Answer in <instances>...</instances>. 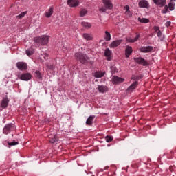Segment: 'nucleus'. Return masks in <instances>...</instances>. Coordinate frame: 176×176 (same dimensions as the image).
I'll use <instances>...</instances> for the list:
<instances>
[{
  "mask_svg": "<svg viewBox=\"0 0 176 176\" xmlns=\"http://www.w3.org/2000/svg\"><path fill=\"white\" fill-rule=\"evenodd\" d=\"M27 13H28V12L25 11L21 12L19 15L16 16V19H23V17H24V16H25V14H27Z\"/></svg>",
  "mask_w": 176,
  "mask_h": 176,
  "instance_id": "nucleus-31",
  "label": "nucleus"
},
{
  "mask_svg": "<svg viewBox=\"0 0 176 176\" xmlns=\"http://www.w3.org/2000/svg\"><path fill=\"white\" fill-rule=\"evenodd\" d=\"M98 90L100 93H107V91H108V87L105 85H98Z\"/></svg>",
  "mask_w": 176,
  "mask_h": 176,
  "instance_id": "nucleus-14",
  "label": "nucleus"
},
{
  "mask_svg": "<svg viewBox=\"0 0 176 176\" xmlns=\"http://www.w3.org/2000/svg\"><path fill=\"white\" fill-rule=\"evenodd\" d=\"M19 78L21 79V80L28 81L31 80L32 76L30 73H24L19 76Z\"/></svg>",
  "mask_w": 176,
  "mask_h": 176,
  "instance_id": "nucleus-5",
  "label": "nucleus"
},
{
  "mask_svg": "<svg viewBox=\"0 0 176 176\" xmlns=\"http://www.w3.org/2000/svg\"><path fill=\"white\" fill-rule=\"evenodd\" d=\"M34 51L32 48L26 50V54L28 56H32V54H34Z\"/></svg>",
  "mask_w": 176,
  "mask_h": 176,
  "instance_id": "nucleus-33",
  "label": "nucleus"
},
{
  "mask_svg": "<svg viewBox=\"0 0 176 176\" xmlns=\"http://www.w3.org/2000/svg\"><path fill=\"white\" fill-rule=\"evenodd\" d=\"M122 42H123V40L114 41L110 44L109 47H111V49L118 47V46H119V45H120V43H122Z\"/></svg>",
  "mask_w": 176,
  "mask_h": 176,
  "instance_id": "nucleus-12",
  "label": "nucleus"
},
{
  "mask_svg": "<svg viewBox=\"0 0 176 176\" xmlns=\"http://www.w3.org/2000/svg\"><path fill=\"white\" fill-rule=\"evenodd\" d=\"M75 56H76V60H78V61H80L81 64H87L89 61V57L87 56V55L78 52V53H76Z\"/></svg>",
  "mask_w": 176,
  "mask_h": 176,
  "instance_id": "nucleus-3",
  "label": "nucleus"
},
{
  "mask_svg": "<svg viewBox=\"0 0 176 176\" xmlns=\"http://www.w3.org/2000/svg\"><path fill=\"white\" fill-rule=\"evenodd\" d=\"M105 140H106V142H111V141H113V138L111 136H106Z\"/></svg>",
  "mask_w": 176,
  "mask_h": 176,
  "instance_id": "nucleus-34",
  "label": "nucleus"
},
{
  "mask_svg": "<svg viewBox=\"0 0 176 176\" xmlns=\"http://www.w3.org/2000/svg\"><path fill=\"white\" fill-rule=\"evenodd\" d=\"M17 144H19L17 142H12L8 143V145H10V146H13L14 145H17Z\"/></svg>",
  "mask_w": 176,
  "mask_h": 176,
  "instance_id": "nucleus-37",
  "label": "nucleus"
},
{
  "mask_svg": "<svg viewBox=\"0 0 176 176\" xmlns=\"http://www.w3.org/2000/svg\"><path fill=\"white\" fill-rule=\"evenodd\" d=\"M8 104H9V100H8V98H3L2 100L1 107V108H6L8 107Z\"/></svg>",
  "mask_w": 176,
  "mask_h": 176,
  "instance_id": "nucleus-19",
  "label": "nucleus"
},
{
  "mask_svg": "<svg viewBox=\"0 0 176 176\" xmlns=\"http://www.w3.org/2000/svg\"><path fill=\"white\" fill-rule=\"evenodd\" d=\"M126 42H130L131 43H134V42H135V41H134V38H126Z\"/></svg>",
  "mask_w": 176,
  "mask_h": 176,
  "instance_id": "nucleus-36",
  "label": "nucleus"
},
{
  "mask_svg": "<svg viewBox=\"0 0 176 176\" xmlns=\"http://www.w3.org/2000/svg\"><path fill=\"white\" fill-rule=\"evenodd\" d=\"M133 53V47L130 46H127L125 50V56L126 57L129 58L130 57V54Z\"/></svg>",
  "mask_w": 176,
  "mask_h": 176,
  "instance_id": "nucleus-16",
  "label": "nucleus"
},
{
  "mask_svg": "<svg viewBox=\"0 0 176 176\" xmlns=\"http://www.w3.org/2000/svg\"><path fill=\"white\" fill-rule=\"evenodd\" d=\"M95 118V116H89L86 121L87 126H91V124H93V121L94 120Z\"/></svg>",
  "mask_w": 176,
  "mask_h": 176,
  "instance_id": "nucleus-18",
  "label": "nucleus"
},
{
  "mask_svg": "<svg viewBox=\"0 0 176 176\" xmlns=\"http://www.w3.org/2000/svg\"><path fill=\"white\" fill-rule=\"evenodd\" d=\"M124 9H125V16L127 18H129V17H131L133 16V14L131 13V12H130V7L126 5L125 7H124Z\"/></svg>",
  "mask_w": 176,
  "mask_h": 176,
  "instance_id": "nucleus-15",
  "label": "nucleus"
},
{
  "mask_svg": "<svg viewBox=\"0 0 176 176\" xmlns=\"http://www.w3.org/2000/svg\"><path fill=\"white\" fill-rule=\"evenodd\" d=\"M154 30H155V32H157V36L160 38V36H162V32L160 31V28L155 26L154 27Z\"/></svg>",
  "mask_w": 176,
  "mask_h": 176,
  "instance_id": "nucleus-28",
  "label": "nucleus"
},
{
  "mask_svg": "<svg viewBox=\"0 0 176 176\" xmlns=\"http://www.w3.org/2000/svg\"><path fill=\"white\" fill-rule=\"evenodd\" d=\"M140 52L142 53H150V52H152L153 50V47L152 46H147V47H141L140 48Z\"/></svg>",
  "mask_w": 176,
  "mask_h": 176,
  "instance_id": "nucleus-10",
  "label": "nucleus"
},
{
  "mask_svg": "<svg viewBox=\"0 0 176 176\" xmlns=\"http://www.w3.org/2000/svg\"><path fill=\"white\" fill-rule=\"evenodd\" d=\"M154 3H155V5H159L161 6H164V5H166V0H153Z\"/></svg>",
  "mask_w": 176,
  "mask_h": 176,
  "instance_id": "nucleus-20",
  "label": "nucleus"
},
{
  "mask_svg": "<svg viewBox=\"0 0 176 176\" xmlns=\"http://www.w3.org/2000/svg\"><path fill=\"white\" fill-rule=\"evenodd\" d=\"M112 82L114 85H118V83H123V82H124V79L118 76H113Z\"/></svg>",
  "mask_w": 176,
  "mask_h": 176,
  "instance_id": "nucleus-8",
  "label": "nucleus"
},
{
  "mask_svg": "<svg viewBox=\"0 0 176 176\" xmlns=\"http://www.w3.org/2000/svg\"><path fill=\"white\" fill-rule=\"evenodd\" d=\"M103 6L99 8V12L101 13H106L107 10H112L113 9V4L111 0H102Z\"/></svg>",
  "mask_w": 176,
  "mask_h": 176,
  "instance_id": "nucleus-1",
  "label": "nucleus"
},
{
  "mask_svg": "<svg viewBox=\"0 0 176 176\" xmlns=\"http://www.w3.org/2000/svg\"><path fill=\"white\" fill-rule=\"evenodd\" d=\"M138 21H140V23H143L144 24H148V23H149V19L146 18L139 17Z\"/></svg>",
  "mask_w": 176,
  "mask_h": 176,
  "instance_id": "nucleus-23",
  "label": "nucleus"
},
{
  "mask_svg": "<svg viewBox=\"0 0 176 176\" xmlns=\"http://www.w3.org/2000/svg\"><path fill=\"white\" fill-rule=\"evenodd\" d=\"M104 39L107 42L111 40V33H109V32L105 31Z\"/></svg>",
  "mask_w": 176,
  "mask_h": 176,
  "instance_id": "nucleus-26",
  "label": "nucleus"
},
{
  "mask_svg": "<svg viewBox=\"0 0 176 176\" xmlns=\"http://www.w3.org/2000/svg\"><path fill=\"white\" fill-rule=\"evenodd\" d=\"M167 12H168V6H166L164 9L162 10V13H163L164 14H166V13H167Z\"/></svg>",
  "mask_w": 176,
  "mask_h": 176,
  "instance_id": "nucleus-35",
  "label": "nucleus"
},
{
  "mask_svg": "<svg viewBox=\"0 0 176 176\" xmlns=\"http://www.w3.org/2000/svg\"><path fill=\"white\" fill-rule=\"evenodd\" d=\"M138 86V81H135L131 85H130L126 89L127 93H131L133 90L137 89Z\"/></svg>",
  "mask_w": 176,
  "mask_h": 176,
  "instance_id": "nucleus-11",
  "label": "nucleus"
},
{
  "mask_svg": "<svg viewBox=\"0 0 176 176\" xmlns=\"http://www.w3.org/2000/svg\"><path fill=\"white\" fill-rule=\"evenodd\" d=\"M47 68H49L50 69H54V66H53V65H47Z\"/></svg>",
  "mask_w": 176,
  "mask_h": 176,
  "instance_id": "nucleus-40",
  "label": "nucleus"
},
{
  "mask_svg": "<svg viewBox=\"0 0 176 176\" xmlns=\"http://www.w3.org/2000/svg\"><path fill=\"white\" fill-rule=\"evenodd\" d=\"M34 41L35 43H39V45L45 46V45L49 43V36L43 35L41 36L34 37Z\"/></svg>",
  "mask_w": 176,
  "mask_h": 176,
  "instance_id": "nucleus-2",
  "label": "nucleus"
},
{
  "mask_svg": "<svg viewBox=\"0 0 176 176\" xmlns=\"http://www.w3.org/2000/svg\"><path fill=\"white\" fill-rule=\"evenodd\" d=\"M86 14H87V10H86V9H81L80 11V17H85Z\"/></svg>",
  "mask_w": 176,
  "mask_h": 176,
  "instance_id": "nucleus-30",
  "label": "nucleus"
},
{
  "mask_svg": "<svg viewBox=\"0 0 176 176\" xmlns=\"http://www.w3.org/2000/svg\"><path fill=\"white\" fill-rule=\"evenodd\" d=\"M166 27H170V25H171V22L170 21H167L165 23Z\"/></svg>",
  "mask_w": 176,
  "mask_h": 176,
  "instance_id": "nucleus-39",
  "label": "nucleus"
},
{
  "mask_svg": "<svg viewBox=\"0 0 176 176\" xmlns=\"http://www.w3.org/2000/svg\"><path fill=\"white\" fill-rule=\"evenodd\" d=\"M52 14H53V7L50 8L48 12L45 13V16L49 19V17H51Z\"/></svg>",
  "mask_w": 176,
  "mask_h": 176,
  "instance_id": "nucleus-25",
  "label": "nucleus"
},
{
  "mask_svg": "<svg viewBox=\"0 0 176 176\" xmlns=\"http://www.w3.org/2000/svg\"><path fill=\"white\" fill-rule=\"evenodd\" d=\"M58 141V138H57V136L54 135L52 138H50V142L51 144H54L55 142H57Z\"/></svg>",
  "mask_w": 176,
  "mask_h": 176,
  "instance_id": "nucleus-29",
  "label": "nucleus"
},
{
  "mask_svg": "<svg viewBox=\"0 0 176 176\" xmlns=\"http://www.w3.org/2000/svg\"><path fill=\"white\" fill-rule=\"evenodd\" d=\"M82 36L85 39H86V41H91V39H93V36H91L90 34L84 33Z\"/></svg>",
  "mask_w": 176,
  "mask_h": 176,
  "instance_id": "nucleus-22",
  "label": "nucleus"
},
{
  "mask_svg": "<svg viewBox=\"0 0 176 176\" xmlns=\"http://www.w3.org/2000/svg\"><path fill=\"white\" fill-rule=\"evenodd\" d=\"M34 76L37 78V79H42V76L41 75V72L39 71H36L34 73Z\"/></svg>",
  "mask_w": 176,
  "mask_h": 176,
  "instance_id": "nucleus-32",
  "label": "nucleus"
},
{
  "mask_svg": "<svg viewBox=\"0 0 176 176\" xmlns=\"http://www.w3.org/2000/svg\"><path fill=\"white\" fill-rule=\"evenodd\" d=\"M134 61L135 63H137L140 65H144V67L148 65V62L145 59L141 57L134 58Z\"/></svg>",
  "mask_w": 176,
  "mask_h": 176,
  "instance_id": "nucleus-6",
  "label": "nucleus"
},
{
  "mask_svg": "<svg viewBox=\"0 0 176 176\" xmlns=\"http://www.w3.org/2000/svg\"><path fill=\"white\" fill-rule=\"evenodd\" d=\"M81 25L85 28H91V23L89 22H82Z\"/></svg>",
  "mask_w": 176,
  "mask_h": 176,
  "instance_id": "nucleus-27",
  "label": "nucleus"
},
{
  "mask_svg": "<svg viewBox=\"0 0 176 176\" xmlns=\"http://www.w3.org/2000/svg\"><path fill=\"white\" fill-rule=\"evenodd\" d=\"M168 8L170 10H174V9H175V0H170Z\"/></svg>",
  "mask_w": 176,
  "mask_h": 176,
  "instance_id": "nucleus-21",
  "label": "nucleus"
},
{
  "mask_svg": "<svg viewBox=\"0 0 176 176\" xmlns=\"http://www.w3.org/2000/svg\"><path fill=\"white\" fill-rule=\"evenodd\" d=\"M135 42H137L140 39V34L137 33L135 38H133Z\"/></svg>",
  "mask_w": 176,
  "mask_h": 176,
  "instance_id": "nucleus-38",
  "label": "nucleus"
},
{
  "mask_svg": "<svg viewBox=\"0 0 176 176\" xmlns=\"http://www.w3.org/2000/svg\"><path fill=\"white\" fill-rule=\"evenodd\" d=\"M14 130H16V125L14 124H8L5 126L3 130V134H9L10 131H14Z\"/></svg>",
  "mask_w": 176,
  "mask_h": 176,
  "instance_id": "nucleus-4",
  "label": "nucleus"
},
{
  "mask_svg": "<svg viewBox=\"0 0 176 176\" xmlns=\"http://www.w3.org/2000/svg\"><path fill=\"white\" fill-rule=\"evenodd\" d=\"M16 66L20 71H25V69H27V63L24 62H18Z\"/></svg>",
  "mask_w": 176,
  "mask_h": 176,
  "instance_id": "nucleus-9",
  "label": "nucleus"
},
{
  "mask_svg": "<svg viewBox=\"0 0 176 176\" xmlns=\"http://www.w3.org/2000/svg\"><path fill=\"white\" fill-rule=\"evenodd\" d=\"M105 75V73L102 72H96L94 74L95 78H102Z\"/></svg>",
  "mask_w": 176,
  "mask_h": 176,
  "instance_id": "nucleus-24",
  "label": "nucleus"
},
{
  "mask_svg": "<svg viewBox=\"0 0 176 176\" xmlns=\"http://www.w3.org/2000/svg\"><path fill=\"white\" fill-rule=\"evenodd\" d=\"M67 5L70 8H77L79 6V0H67Z\"/></svg>",
  "mask_w": 176,
  "mask_h": 176,
  "instance_id": "nucleus-7",
  "label": "nucleus"
},
{
  "mask_svg": "<svg viewBox=\"0 0 176 176\" xmlns=\"http://www.w3.org/2000/svg\"><path fill=\"white\" fill-rule=\"evenodd\" d=\"M140 8H146L148 9L149 8V3L146 0H142L138 3Z\"/></svg>",
  "mask_w": 176,
  "mask_h": 176,
  "instance_id": "nucleus-13",
  "label": "nucleus"
},
{
  "mask_svg": "<svg viewBox=\"0 0 176 176\" xmlns=\"http://www.w3.org/2000/svg\"><path fill=\"white\" fill-rule=\"evenodd\" d=\"M48 57H49V56L47 54H45L43 56L44 60H47Z\"/></svg>",
  "mask_w": 176,
  "mask_h": 176,
  "instance_id": "nucleus-41",
  "label": "nucleus"
},
{
  "mask_svg": "<svg viewBox=\"0 0 176 176\" xmlns=\"http://www.w3.org/2000/svg\"><path fill=\"white\" fill-rule=\"evenodd\" d=\"M111 54H112V52H111V50H109V48H107L104 51V56L105 57H107L108 61H111Z\"/></svg>",
  "mask_w": 176,
  "mask_h": 176,
  "instance_id": "nucleus-17",
  "label": "nucleus"
}]
</instances>
